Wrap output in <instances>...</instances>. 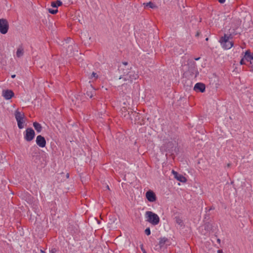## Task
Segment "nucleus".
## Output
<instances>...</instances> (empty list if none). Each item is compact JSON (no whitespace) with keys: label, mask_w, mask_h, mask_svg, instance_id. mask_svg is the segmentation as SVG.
I'll return each instance as SVG.
<instances>
[{"label":"nucleus","mask_w":253,"mask_h":253,"mask_svg":"<svg viewBox=\"0 0 253 253\" xmlns=\"http://www.w3.org/2000/svg\"><path fill=\"white\" fill-rule=\"evenodd\" d=\"M144 232H145V234L147 235V236L150 235L151 234V230H150V228L149 227L147 228L145 230Z\"/></svg>","instance_id":"cd10ccee"},{"label":"nucleus","mask_w":253,"mask_h":253,"mask_svg":"<svg viewBox=\"0 0 253 253\" xmlns=\"http://www.w3.org/2000/svg\"><path fill=\"white\" fill-rule=\"evenodd\" d=\"M48 12L52 14H56L57 12H58V9H51V8H49L48 9Z\"/></svg>","instance_id":"393cba45"},{"label":"nucleus","mask_w":253,"mask_h":253,"mask_svg":"<svg viewBox=\"0 0 253 253\" xmlns=\"http://www.w3.org/2000/svg\"><path fill=\"white\" fill-rule=\"evenodd\" d=\"M15 119L17 122L18 127L19 129H22L24 127V124L25 121H24V114L21 113L20 112L16 110L14 113Z\"/></svg>","instance_id":"0eeeda50"},{"label":"nucleus","mask_w":253,"mask_h":253,"mask_svg":"<svg viewBox=\"0 0 253 253\" xmlns=\"http://www.w3.org/2000/svg\"><path fill=\"white\" fill-rule=\"evenodd\" d=\"M247 65L250 68V71L253 72V60L252 61V62L248 63Z\"/></svg>","instance_id":"bb28decb"},{"label":"nucleus","mask_w":253,"mask_h":253,"mask_svg":"<svg viewBox=\"0 0 253 253\" xmlns=\"http://www.w3.org/2000/svg\"><path fill=\"white\" fill-rule=\"evenodd\" d=\"M199 35V33L198 32L197 33L196 35V36H198Z\"/></svg>","instance_id":"58836bf2"},{"label":"nucleus","mask_w":253,"mask_h":253,"mask_svg":"<svg viewBox=\"0 0 253 253\" xmlns=\"http://www.w3.org/2000/svg\"><path fill=\"white\" fill-rule=\"evenodd\" d=\"M144 7H149L152 9H155L157 7V6L152 1H149L147 3H144Z\"/></svg>","instance_id":"4be33fe9"},{"label":"nucleus","mask_w":253,"mask_h":253,"mask_svg":"<svg viewBox=\"0 0 253 253\" xmlns=\"http://www.w3.org/2000/svg\"><path fill=\"white\" fill-rule=\"evenodd\" d=\"M217 253H223V252L221 250H218L217 251Z\"/></svg>","instance_id":"72a5a7b5"},{"label":"nucleus","mask_w":253,"mask_h":253,"mask_svg":"<svg viewBox=\"0 0 253 253\" xmlns=\"http://www.w3.org/2000/svg\"><path fill=\"white\" fill-rule=\"evenodd\" d=\"M140 249L142 252L143 253H147L146 250L144 249V247H143V244H141L140 245Z\"/></svg>","instance_id":"c756f323"},{"label":"nucleus","mask_w":253,"mask_h":253,"mask_svg":"<svg viewBox=\"0 0 253 253\" xmlns=\"http://www.w3.org/2000/svg\"><path fill=\"white\" fill-rule=\"evenodd\" d=\"M217 242H218V243H220V240L219 239H218L217 240Z\"/></svg>","instance_id":"e433bc0d"},{"label":"nucleus","mask_w":253,"mask_h":253,"mask_svg":"<svg viewBox=\"0 0 253 253\" xmlns=\"http://www.w3.org/2000/svg\"><path fill=\"white\" fill-rule=\"evenodd\" d=\"M172 173L174 175V178L178 181L181 182H185L187 181L186 178L183 175L179 174L177 171H174V170H172Z\"/></svg>","instance_id":"ddd939ff"},{"label":"nucleus","mask_w":253,"mask_h":253,"mask_svg":"<svg viewBox=\"0 0 253 253\" xmlns=\"http://www.w3.org/2000/svg\"><path fill=\"white\" fill-rule=\"evenodd\" d=\"M199 58H200L199 57V58H195V60H199Z\"/></svg>","instance_id":"79ce46f5"},{"label":"nucleus","mask_w":253,"mask_h":253,"mask_svg":"<svg viewBox=\"0 0 253 253\" xmlns=\"http://www.w3.org/2000/svg\"><path fill=\"white\" fill-rule=\"evenodd\" d=\"M245 59L244 57H243V58L241 59V60H240V63L241 65H244V64H246V65H247L248 64H247L246 62H245Z\"/></svg>","instance_id":"c85d7f7f"},{"label":"nucleus","mask_w":253,"mask_h":253,"mask_svg":"<svg viewBox=\"0 0 253 253\" xmlns=\"http://www.w3.org/2000/svg\"><path fill=\"white\" fill-rule=\"evenodd\" d=\"M208 40H209L208 38H207L206 39V41H208Z\"/></svg>","instance_id":"37998d69"},{"label":"nucleus","mask_w":253,"mask_h":253,"mask_svg":"<svg viewBox=\"0 0 253 253\" xmlns=\"http://www.w3.org/2000/svg\"><path fill=\"white\" fill-rule=\"evenodd\" d=\"M35 136V132L32 127L27 128L24 133V138L28 142L33 140Z\"/></svg>","instance_id":"6e6552de"},{"label":"nucleus","mask_w":253,"mask_h":253,"mask_svg":"<svg viewBox=\"0 0 253 253\" xmlns=\"http://www.w3.org/2000/svg\"><path fill=\"white\" fill-rule=\"evenodd\" d=\"M36 142L37 145L41 148L44 147L46 143L45 138L41 135L37 136Z\"/></svg>","instance_id":"9b49d317"},{"label":"nucleus","mask_w":253,"mask_h":253,"mask_svg":"<svg viewBox=\"0 0 253 253\" xmlns=\"http://www.w3.org/2000/svg\"><path fill=\"white\" fill-rule=\"evenodd\" d=\"M244 57L249 63L252 62V61H253V53H251L249 50H246Z\"/></svg>","instance_id":"dca6fc26"},{"label":"nucleus","mask_w":253,"mask_h":253,"mask_svg":"<svg viewBox=\"0 0 253 253\" xmlns=\"http://www.w3.org/2000/svg\"><path fill=\"white\" fill-rule=\"evenodd\" d=\"M41 253H45V252L43 251L42 250H41Z\"/></svg>","instance_id":"a19ab883"},{"label":"nucleus","mask_w":253,"mask_h":253,"mask_svg":"<svg viewBox=\"0 0 253 253\" xmlns=\"http://www.w3.org/2000/svg\"><path fill=\"white\" fill-rule=\"evenodd\" d=\"M145 196L147 200L150 202H154L157 200V197L155 192L151 190L147 191Z\"/></svg>","instance_id":"9d476101"},{"label":"nucleus","mask_w":253,"mask_h":253,"mask_svg":"<svg viewBox=\"0 0 253 253\" xmlns=\"http://www.w3.org/2000/svg\"><path fill=\"white\" fill-rule=\"evenodd\" d=\"M128 66H131L130 65L128 64V63L127 62H123L122 64H121L119 67H126Z\"/></svg>","instance_id":"a878e982"},{"label":"nucleus","mask_w":253,"mask_h":253,"mask_svg":"<svg viewBox=\"0 0 253 253\" xmlns=\"http://www.w3.org/2000/svg\"><path fill=\"white\" fill-rule=\"evenodd\" d=\"M14 93L11 90L6 89L3 90L2 91V95L6 100L10 99L13 96H14Z\"/></svg>","instance_id":"2eb2a0df"},{"label":"nucleus","mask_w":253,"mask_h":253,"mask_svg":"<svg viewBox=\"0 0 253 253\" xmlns=\"http://www.w3.org/2000/svg\"><path fill=\"white\" fill-rule=\"evenodd\" d=\"M230 165H231V164H227V167H230Z\"/></svg>","instance_id":"ea45409f"},{"label":"nucleus","mask_w":253,"mask_h":253,"mask_svg":"<svg viewBox=\"0 0 253 253\" xmlns=\"http://www.w3.org/2000/svg\"><path fill=\"white\" fill-rule=\"evenodd\" d=\"M107 188L109 189V186H107Z\"/></svg>","instance_id":"c03bdc74"},{"label":"nucleus","mask_w":253,"mask_h":253,"mask_svg":"<svg viewBox=\"0 0 253 253\" xmlns=\"http://www.w3.org/2000/svg\"><path fill=\"white\" fill-rule=\"evenodd\" d=\"M9 29V24L6 19H0V33L2 34H6Z\"/></svg>","instance_id":"1a4fd4ad"},{"label":"nucleus","mask_w":253,"mask_h":253,"mask_svg":"<svg viewBox=\"0 0 253 253\" xmlns=\"http://www.w3.org/2000/svg\"><path fill=\"white\" fill-rule=\"evenodd\" d=\"M66 177H67V178L69 177V173H67L66 174Z\"/></svg>","instance_id":"f704fd0d"},{"label":"nucleus","mask_w":253,"mask_h":253,"mask_svg":"<svg viewBox=\"0 0 253 253\" xmlns=\"http://www.w3.org/2000/svg\"><path fill=\"white\" fill-rule=\"evenodd\" d=\"M213 225L210 222H207L204 224L205 230L207 231H211L213 230Z\"/></svg>","instance_id":"a211bd4d"},{"label":"nucleus","mask_w":253,"mask_h":253,"mask_svg":"<svg viewBox=\"0 0 253 253\" xmlns=\"http://www.w3.org/2000/svg\"><path fill=\"white\" fill-rule=\"evenodd\" d=\"M15 75H12V76H11V77H12V78H15Z\"/></svg>","instance_id":"4c0bfd02"},{"label":"nucleus","mask_w":253,"mask_h":253,"mask_svg":"<svg viewBox=\"0 0 253 253\" xmlns=\"http://www.w3.org/2000/svg\"><path fill=\"white\" fill-rule=\"evenodd\" d=\"M162 149L166 152V156L169 154L172 156L174 153L177 154L179 152L178 143L176 141H169L163 144Z\"/></svg>","instance_id":"f03ea898"},{"label":"nucleus","mask_w":253,"mask_h":253,"mask_svg":"<svg viewBox=\"0 0 253 253\" xmlns=\"http://www.w3.org/2000/svg\"><path fill=\"white\" fill-rule=\"evenodd\" d=\"M62 2L60 0L53 1L51 3V5L54 8H57L58 6L62 5Z\"/></svg>","instance_id":"aec40b11"},{"label":"nucleus","mask_w":253,"mask_h":253,"mask_svg":"<svg viewBox=\"0 0 253 253\" xmlns=\"http://www.w3.org/2000/svg\"><path fill=\"white\" fill-rule=\"evenodd\" d=\"M146 221L153 225H158L160 222V218L155 213L151 211H147L145 212Z\"/></svg>","instance_id":"20e7f679"},{"label":"nucleus","mask_w":253,"mask_h":253,"mask_svg":"<svg viewBox=\"0 0 253 253\" xmlns=\"http://www.w3.org/2000/svg\"><path fill=\"white\" fill-rule=\"evenodd\" d=\"M131 69V66H128L126 67H119V72L121 74L119 79H123L124 81H128L130 83H131L133 80L137 79L139 77L138 75Z\"/></svg>","instance_id":"f257e3e1"},{"label":"nucleus","mask_w":253,"mask_h":253,"mask_svg":"<svg viewBox=\"0 0 253 253\" xmlns=\"http://www.w3.org/2000/svg\"><path fill=\"white\" fill-rule=\"evenodd\" d=\"M93 77H94L96 78H98V75H97V74L96 73L92 72V73L91 75V78H92Z\"/></svg>","instance_id":"7c9ffc66"},{"label":"nucleus","mask_w":253,"mask_h":253,"mask_svg":"<svg viewBox=\"0 0 253 253\" xmlns=\"http://www.w3.org/2000/svg\"><path fill=\"white\" fill-rule=\"evenodd\" d=\"M159 240V243L155 245L154 248V250L157 251H160L163 248H167L171 244L170 240L166 237H161Z\"/></svg>","instance_id":"39448f33"},{"label":"nucleus","mask_w":253,"mask_h":253,"mask_svg":"<svg viewBox=\"0 0 253 253\" xmlns=\"http://www.w3.org/2000/svg\"><path fill=\"white\" fill-rule=\"evenodd\" d=\"M122 111L125 112V114L124 115L125 117L128 115L131 120L132 119V116L134 117L135 124H137L140 125L144 124L145 120L144 118H142L141 115L139 113L134 111L131 112V114H130L129 112L127 111L125 107H123Z\"/></svg>","instance_id":"7ed1b4c3"},{"label":"nucleus","mask_w":253,"mask_h":253,"mask_svg":"<svg viewBox=\"0 0 253 253\" xmlns=\"http://www.w3.org/2000/svg\"><path fill=\"white\" fill-rule=\"evenodd\" d=\"M24 54V48L22 47V45H21L19 46L18 48H17V51H16V56L18 57H20L22 56Z\"/></svg>","instance_id":"6ab92c4d"},{"label":"nucleus","mask_w":253,"mask_h":253,"mask_svg":"<svg viewBox=\"0 0 253 253\" xmlns=\"http://www.w3.org/2000/svg\"><path fill=\"white\" fill-rule=\"evenodd\" d=\"M214 208H212V207H211L210 209H209V211L210 210H214Z\"/></svg>","instance_id":"c9c22d12"},{"label":"nucleus","mask_w":253,"mask_h":253,"mask_svg":"<svg viewBox=\"0 0 253 253\" xmlns=\"http://www.w3.org/2000/svg\"><path fill=\"white\" fill-rule=\"evenodd\" d=\"M218 1L220 3H223L225 1V0H218Z\"/></svg>","instance_id":"473e14b6"},{"label":"nucleus","mask_w":253,"mask_h":253,"mask_svg":"<svg viewBox=\"0 0 253 253\" xmlns=\"http://www.w3.org/2000/svg\"><path fill=\"white\" fill-rule=\"evenodd\" d=\"M94 93H95V91L93 89H92V90H91V91L87 90L85 94L87 96H89L91 98L93 96Z\"/></svg>","instance_id":"b1692460"},{"label":"nucleus","mask_w":253,"mask_h":253,"mask_svg":"<svg viewBox=\"0 0 253 253\" xmlns=\"http://www.w3.org/2000/svg\"><path fill=\"white\" fill-rule=\"evenodd\" d=\"M57 250L55 248H53L50 251V253H56Z\"/></svg>","instance_id":"2f4dec72"},{"label":"nucleus","mask_w":253,"mask_h":253,"mask_svg":"<svg viewBox=\"0 0 253 253\" xmlns=\"http://www.w3.org/2000/svg\"><path fill=\"white\" fill-rule=\"evenodd\" d=\"M194 90L196 92L203 93L206 90V85L202 83H197L194 87Z\"/></svg>","instance_id":"f8f14e48"},{"label":"nucleus","mask_w":253,"mask_h":253,"mask_svg":"<svg viewBox=\"0 0 253 253\" xmlns=\"http://www.w3.org/2000/svg\"><path fill=\"white\" fill-rule=\"evenodd\" d=\"M188 65L190 66V67L189 68V71L194 74V71H195V62L194 61H191L188 63Z\"/></svg>","instance_id":"412c9836"},{"label":"nucleus","mask_w":253,"mask_h":253,"mask_svg":"<svg viewBox=\"0 0 253 253\" xmlns=\"http://www.w3.org/2000/svg\"><path fill=\"white\" fill-rule=\"evenodd\" d=\"M33 126L37 132L40 133L42 131V127L40 123L37 122H34Z\"/></svg>","instance_id":"f3484780"},{"label":"nucleus","mask_w":253,"mask_h":253,"mask_svg":"<svg viewBox=\"0 0 253 253\" xmlns=\"http://www.w3.org/2000/svg\"><path fill=\"white\" fill-rule=\"evenodd\" d=\"M34 149L35 151L32 153L33 159L35 163H38L39 161L40 160L41 158V156L40 155V152H39L38 148L36 147Z\"/></svg>","instance_id":"4468645a"},{"label":"nucleus","mask_w":253,"mask_h":253,"mask_svg":"<svg viewBox=\"0 0 253 253\" xmlns=\"http://www.w3.org/2000/svg\"><path fill=\"white\" fill-rule=\"evenodd\" d=\"M229 38L230 36L225 34L224 36L221 37L219 40L221 45L225 49H230L234 45L233 42L229 41Z\"/></svg>","instance_id":"423d86ee"},{"label":"nucleus","mask_w":253,"mask_h":253,"mask_svg":"<svg viewBox=\"0 0 253 253\" xmlns=\"http://www.w3.org/2000/svg\"><path fill=\"white\" fill-rule=\"evenodd\" d=\"M175 222L177 224L182 226L183 225V220L179 216L175 217Z\"/></svg>","instance_id":"5701e85b"}]
</instances>
